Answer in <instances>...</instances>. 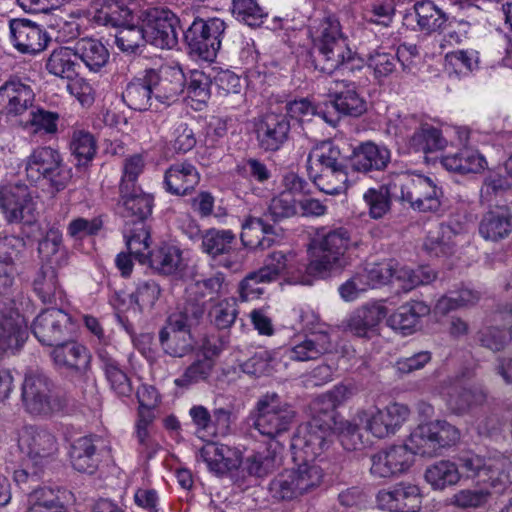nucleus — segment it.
Instances as JSON below:
<instances>
[{"mask_svg":"<svg viewBox=\"0 0 512 512\" xmlns=\"http://www.w3.org/2000/svg\"><path fill=\"white\" fill-rule=\"evenodd\" d=\"M306 267L307 264L300 263L294 252L275 250L267 254L258 274L259 277L269 282H273L281 276H287L294 282L304 283V280L300 279L297 274L306 272Z\"/></svg>","mask_w":512,"mask_h":512,"instance_id":"nucleus-20","label":"nucleus"},{"mask_svg":"<svg viewBox=\"0 0 512 512\" xmlns=\"http://www.w3.org/2000/svg\"><path fill=\"white\" fill-rule=\"evenodd\" d=\"M51 357L58 367L81 375H85L89 368L90 355L83 345L76 342H67L65 340L54 345Z\"/></svg>","mask_w":512,"mask_h":512,"instance_id":"nucleus-30","label":"nucleus"},{"mask_svg":"<svg viewBox=\"0 0 512 512\" xmlns=\"http://www.w3.org/2000/svg\"><path fill=\"white\" fill-rule=\"evenodd\" d=\"M460 438L459 430L447 421L436 420L418 425L410 434L406 445L415 454L435 457L443 449L455 445Z\"/></svg>","mask_w":512,"mask_h":512,"instance_id":"nucleus-8","label":"nucleus"},{"mask_svg":"<svg viewBox=\"0 0 512 512\" xmlns=\"http://www.w3.org/2000/svg\"><path fill=\"white\" fill-rule=\"evenodd\" d=\"M385 316L386 308L382 305L363 306L349 315L345 321V330L357 337L371 338L377 333V327Z\"/></svg>","mask_w":512,"mask_h":512,"instance_id":"nucleus-28","label":"nucleus"},{"mask_svg":"<svg viewBox=\"0 0 512 512\" xmlns=\"http://www.w3.org/2000/svg\"><path fill=\"white\" fill-rule=\"evenodd\" d=\"M150 266L163 275L182 271L184 263L181 250L173 245H162L149 254Z\"/></svg>","mask_w":512,"mask_h":512,"instance_id":"nucleus-47","label":"nucleus"},{"mask_svg":"<svg viewBox=\"0 0 512 512\" xmlns=\"http://www.w3.org/2000/svg\"><path fill=\"white\" fill-rule=\"evenodd\" d=\"M479 234L487 240L497 242L512 232V212L504 206L487 211L479 222Z\"/></svg>","mask_w":512,"mask_h":512,"instance_id":"nucleus-33","label":"nucleus"},{"mask_svg":"<svg viewBox=\"0 0 512 512\" xmlns=\"http://www.w3.org/2000/svg\"><path fill=\"white\" fill-rule=\"evenodd\" d=\"M268 491L278 501H292L305 495L293 469L277 474L270 481Z\"/></svg>","mask_w":512,"mask_h":512,"instance_id":"nucleus-48","label":"nucleus"},{"mask_svg":"<svg viewBox=\"0 0 512 512\" xmlns=\"http://www.w3.org/2000/svg\"><path fill=\"white\" fill-rule=\"evenodd\" d=\"M447 141L436 127L424 124L413 132L409 139V146L416 152L429 153L445 148Z\"/></svg>","mask_w":512,"mask_h":512,"instance_id":"nucleus-55","label":"nucleus"},{"mask_svg":"<svg viewBox=\"0 0 512 512\" xmlns=\"http://www.w3.org/2000/svg\"><path fill=\"white\" fill-rule=\"evenodd\" d=\"M220 346L208 343L204 346L202 355H199L183 372L174 380L177 387L189 388L190 386L208 380L211 376L215 361L213 357L218 356L222 349L228 344L227 338L220 339Z\"/></svg>","mask_w":512,"mask_h":512,"instance_id":"nucleus-23","label":"nucleus"},{"mask_svg":"<svg viewBox=\"0 0 512 512\" xmlns=\"http://www.w3.org/2000/svg\"><path fill=\"white\" fill-rule=\"evenodd\" d=\"M400 199L419 212H435L440 208L441 190L423 175H404L399 179Z\"/></svg>","mask_w":512,"mask_h":512,"instance_id":"nucleus-14","label":"nucleus"},{"mask_svg":"<svg viewBox=\"0 0 512 512\" xmlns=\"http://www.w3.org/2000/svg\"><path fill=\"white\" fill-rule=\"evenodd\" d=\"M96 141L87 131L76 130L70 141V151L74 157L76 167H86L96 154Z\"/></svg>","mask_w":512,"mask_h":512,"instance_id":"nucleus-60","label":"nucleus"},{"mask_svg":"<svg viewBox=\"0 0 512 512\" xmlns=\"http://www.w3.org/2000/svg\"><path fill=\"white\" fill-rule=\"evenodd\" d=\"M273 233V226L265 223L261 218L249 216L242 223L240 238L244 246L266 249L274 242L271 237Z\"/></svg>","mask_w":512,"mask_h":512,"instance_id":"nucleus-43","label":"nucleus"},{"mask_svg":"<svg viewBox=\"0 0 512 512\" xmlns=\"http://www.w3.org/2000/svg\"><path fill=\"white\" fill-rule=\"evenodd\" d=\"M210 471L223 474L241 465V451L224 444L207 443L199 453Z\"/></svg>","mask_w":512,"mask_h":512,"instance_id":"nucleus-29","label":"nucleus"},{"mask_svg":"<svg viewBox=\"0 0 512 512\" xmlns=\"http://www.w3.org/2000/svg\"><path fill=\"white\" fill-rule=\"evenodd\" d=\"M9 28L14 47L23 54L36 55L45 50L51 40L45 29L28 19H12Z\"/></svg>","mask_w":512,"mask_h":512,"instance_id":"nucleus-18","label":"nucleus"},{"mask_svg":"<svg viewBox=\"0 0 512 512\" xmlns=\"http://www.w3.org/2000/svg\"><path fill=\"white\" fill-rule=\"evenodd\" d=\"M441 164L448 171L468 174L483 171L487 161L478 150L464 145L458 152L443 156Z\"/></svg>","mask_w":512,"mask_h":512,"instance_id":"nucleus-37","label":"nucleus"},{"mask_svg":"<svg viewBox=\"0 0 512 512\" xmlns=\"http://www.w3.org/2000/svg\"><path fill=\"white\" fill-rule=\"evenodd\" d=\"M35 104L32 87L20 80H9L0 86V112L7 116H23Z\"/></svg>","mask_w":512,"mask_h":512,"instance_id":"nucleus-21","label":"nucleus"},{"mask_svg":"<svg viewBox=\"0 0 512 512\" xmlns=\"http://www.w3.org/2000/svg\"><path fill=\"white\" fill-rule=\"evenodd\" d=\"M226 279L224 274L217 272L211 277L195 281L190 285L189 293L201 298L208 297L210 301L219 298L227 293Z\"/></svg>","mask_w":512,"mask_h":512,"instance_id":"nucleus-63","label":"nucleus"},{"mask_svg":"<svg viewBox=\"0 0 512 512\" xmlns=\"http://www.w3.org/2000/svg\"><path fill=\"white\" fill-rule=\"evenodd\" d=\"M466 232V225L450 220L430 230L423 247L428 254L435 257L448 256L454 253L456 238Z\"/></svg>","mask_w":512,"mask_h":512,"instance_id":"nucleus-25","label":"nucleus"},{"mask_svg":"<svg viewBox=\"0 0 512 512\" xmlns=\"http://www.w3.org/2000/svg\"><path fill=\"white\" fill-rule=\"evenodd\" d=\"M200 175L196 167L188 162L175 163L165 172L164 186L174 195H186L199 183Z\"/></svg>","mask_w":512,"mask_h":512,"instance_id":"nucleus-35","label":"nucleus"},{"mask_svg":"<svg viewBox=\"0 0 512 512\" xmlns=\"http://www.w3.org/2000/svg\"><path fill=\"white\" fill-rule=\"evenodd\" d=\"M287 113L290 117L299 121L311 120L313 116H318L329 125L335 127L338 123L336 115H330V112L323 110L320 107L314 106L307 99L295 100L287 104Z\"/></svg>","mask_w":512,"mask_h":512,"instance_id":"nucleus-61","label":"nucleus"},{"mask_svg":"<svg viewBox=\"0 0 512 512\" xmlns=\"http://www.w3.org/2000/svg\"><path fill=\"white\" fill-rule=\"evenodd\" d=\"M331 106L336 115L359 117L366 111V101L357 91L355 82L348 80L335 81V88L329 89Z\"/></svg>","mask_w":512,"mask_h":512,"instance_id":"nucleus-24","label":"nucleus"},{"mask_svg":"<svg viewBox=\"0 0 512 512\" xmlns=\"http://www.w3.org/2000/svg\"><path fill=\"white\" fill-rule=\"evenodd\" d=\"M18 446L31 465L47 468L58 454L59 444L52 431L42 426L26 425L18 436Z\"/></svg>","mask_w":512,"mask_h":512,"instance_id":"nucleus-10","label":"nucleus"},{"mask_svg":"<svg viewBox=\"0 0 512 512\" xmlns=\"http://www.w3.org/2000/svg\"><path fill=\"white\" fill-rule=\"evenodd\" d=\"M159 341L165 353L182 358L194 349V338L191 331L176 329L167 323L159 332Z\"/></svg>","mask_w":512,"mask_h":512,"instance_id":"nucleus-40","label":"nucleus"},{"mask_svg":"<svg viewBox=\"0 0 512 512\" xmlns=\"http://www.w3.org/2000/svg\"><path fill=\"white\" fill-rule=\"evenodd\" d=\"M201 249L213 260L230 270L241 268L245 254L243 249L237 248L236 235L229 229L210 228L201 235Z\"/></svg>","mask_w":512,"mask_h":512,"instance_id":"nucleus-11","label":"nucleus"},{"mask_svg":"<svg viewBox=\"0 0 512 512\" xmlns=\"http://www.w3.org/2000/svg\"><path fill=\"white\" fill-rule=\"evenodd\" d=\"M268 491L278 501H292L305 495L293 469L277 474L270 481Z\"/></svg>","mask_w":512,"mask_h":512,"instance_id":"nucleus-49","label":"nucleus"},{"mask_svg":"<svg viewBox=\"0 0 512 512\" xmlns=\"http://www.w3.org/2000/svg\"><path fill=\"white\" fill-rule=\"evenodd\" d=\"M295 417L293 407L275 392L262 395L251 413L252 426L270 439L287 432Z\"/></svg>","mask_w":512,"mask_h":512,"instance_id":"nucleus-4","label":"nucleus"},{"mask_svg":"<svg viewBox=\"0 0 512 512\" xmlns=\"http://www.w3.org/2000/svg\"><path fill=\"white\" fill-rule=\"evenodd\" d=\"M33 290L44 304H56L62 300L64 291L61 288L56 268L42 266L33 280Z\"/></svg>","mask_w":512,"mask_h":512,"instance_id":"nucleus-41","label":"nucleus"},{"mask_svg":"<svg viewBox=\"0 0 512 512\" xmlns=\"http://www.w3.org/2000/svg\"><path fill=\"white\" fill-rule=\"evenodd\" d=\"M124 237L129 253L140 262H144L151 253L149 251L150 233L146 224L142 221L126 223Z\"/></svg>","mask_w":512,"mask_h":512,"instance_id":"nucleus-53","label":"nucleus"},{"mask_svg":"<svg viewBox=\"0 0 512 512\" xmlns=\"http://www.w3.org/2000/svg\"><path fill=\"white\" fill-rule=\"evenodd\" d=\"M390 162V151L385 146L365 142L354 149L351 166L357 172L384 170Z\"/></svg>","mask_w":512,"mask_h":512,"instance_id":"nucleus-31","label":"nucleus"},{"mask_svg":"<svg viewBox=\"0 0 512 512\" xmlns=\"http://www.w3.org/2000/svg\"><path fill=\"white\" fill-rule=\"evenodd\" d=\"M318 406L319 403L315 402L314 415L307 423L299 426L293 438L292 446L303 451L307 458H315L327 449L336 424V411H322V407Z\"/></svg>","mask_w":512,"mask_h":512,"instance_id":"nucleus-6","label":"nucleus"},{"mask_svg":"<svg viewBox=\"0 0 512 512\" xmlns=\"http://www.w3.org/2000/svg\"><path fill=\"white\" fill-rule=\"evenodd\" d=\"M290 122L286 115L267 113L256 124L258 145L264 151H277L288 140Z\"/></svg>","mask_w":512,"mask_h":512,"instance_id":"nucleus-22","label":"nucleus"},{"mask_svg":"<svg viewBox=\"0 0 512 512\" xmlns=\"http://www.w3.org/2000/svg\"><path fill=\"white\" fill-rule=\"evenodd\" d=\"M357 245L351 239L350 232L344 227L330 229L318 234L313 242L312 259L306 267V273L323 277L332 270L346 265V251Z\"/></svg>","mask_w":512,"mask_h":512,"instance_id":"nucleus-2","label":"nucleus"},{"mask_svg":"<svg viewBox=\"0 0 512 512\" xmlns=\"http://www.w3.org/2000/svg\"><path fill=\"white\" fill-rule=\"evenodd\" d=\"M96 354L101 361L110 389L119 397H129L133 392L132 382L120 363L115 358L114 346H100Z\"/></svg>","mask_w":512,"mask_h":512,"instance_id":"nucleus-27","label":"nucleus"},{"mask_svg":"<svg viewBox=\"0 0 512 512\" xmlns=\"http://www.w3.org/2000/svg\"><path fill=\"white\" fill-rule=\"evenodd\" d=\"M487 394L480 386L461 389L450 399L451 409L457 414H464L485 403Z\"/></svg>","mask_w":512,"mask_h":512,"instance_id":"nucleus-64","label":"nucleus"},{"mask_svg":"<svg viewBox=\"0 0 512 512\" xmlns=\"http://www.w3.org/2000/svg\"><path fill=\"white\" fill-rule=\"evenodd\" d=\"M308 172L318 189L326 194L337 195L347 190L346 167L314 170V166H308Z\"/></svg>","mask_w":512,"mask_h":512,"instance_id":"nucleus-45","label":"nucleus"},{"mask_svg":"<svg viewBox=\"0 0 512 512\" xmlns=\"http://www.w3.org/2000/svg\"><path fill=\"white\" fill-rule=\"evenodd\" d=\"M76 58L73 48L60 47L52 51L46 61L47 71L57 77L73 79L76 75Z\"/></svg>","mask_w":512,"mask_h":512,"instance_id":"nucleus-58","label":"nucleus"},{"mask_svg":"<svg viewBox=\"0 0 512 512\" xmlns=\"http://www.w3.org/2000/svg\"><path fill=\"white\" fill-rule=\"evenodd\" d=\"M425 479L435 490H443L455 485L460 479L457 465L449 460H441L430 465L425 471Z\"/></svg>","mask_w":512,"mask_h":512,"instance_id":"nucleus-56","label":"nucleus"},{"mask_svg":"<svg viewBox=\"0 0 512 512\" xmlns=\"http://www.w3.org/2000/svg\"><path fill=\"white\" fill-rule=\"evenodd\" d=\"M21 401L25 412L32 416H51L63 408L54 382L38 370L26 373L21 386Z\"/></svg>","mask_w":512,"mask_h":512,"instance_id":"nucleus-5","label":"nucleus"},{"mask_svg":"<svg viewBox=\"0 0 512 512\" xmlns=\"http://www.w3.org/2000/svg\"><path fill=\"white\" fill-rule=\"evenodd\" d=\"M153 89L148 83V72L145 71L143 78L136 79L127 84L122 92V100L135 111H147L152 106Z\"/></svg>","mask_w":512,"mask_h":512,"instance_id":"nucleus-46","label":"nucleus"},{"mask_svg":"<svg viewBox=\"0 0 512 512\" xmlns=\"http://www.w3.org/2000/svg\"><path fill=\"white\" fill-rule=\"evenodd\" d=\"M28 333L23 319L19 316L3 317L0 321V350L18 349L27 339Z\"/></svg>","mask_w":512,"mask_h":512,"instance_id":"nucleus-57","label":"nucleus"},{"mask_svg":"<svg viewBox=\"0 0 512 512\" xmlns=\"http://www.w3.org/2000/svg\"><path fill=\"white\" fill-rule=\"evenodd\" d=\"M25 175L34 184L45 181L52 193H58L70 183L72 169L64 163L57 149L40 146L25 159Z\"/></svg>","mask_w":512,"mask_h":512,"instance_id":"nucleus-3","label":"nucleus"},{"mask_svg":"<svg viewBox=\"0 0 512 512\" xmlns=\"http://www.w3.org/2000/svg\"><path fill=\"white\" fill-rule=\"evenodd\" d=\"M27 117L20 121L22 127L33 134H54L57 132L59 114L37 105L27 112Z\"/></svg>","mask_w":512,"mask_h":512,"instance_id":"nucleus-54","label":"nucleus"},{"mask_svg":"<svg viewBox=\"0 0 512 512\" xmlns=\"http://www.w3.org/2000/svg\"><path fill=\"white\" fill-rule=\"evenodd\" d=\"M370 473L375 478H393L406 473L413 464L414 457L407 445H392L374 453L371 458Z\"/></svg>","mask_w":512,"mask_h":512,"instance_id":"nucleus-16","label":"nucleus"},{"mask_svg":"<svg viewBox=\"0 0 512 512\" xmlns=\"http://www.w3.org/2000/svg\"><path fill=\"white\" fill-rule=\"evenodd\" d=\"M447 21L445 13L432 1L417 2L404 16V24L414 31L431 34L441 30Z\"/></svg>","mask_w":512,"mask_h":512,"instance_id":"nucleus-26","label":"nucleus"},{"mask_svg":"<svg viewBox=\"0 0 512 512\" xmlns=\"http://www.w3.org/2000/svg\"><path fill=\"white\" fill-rule=\"evenodd\" d=\"M189 23L184 27V40L191 53L205 61H212L221 46V36L225 31V22L219 18L203 20L198 16H188Z\"/></svg>","mask_w":512,"mask_h":512,"instance_id":"nucleus-9","label":"nucleus"},{"mask_svg":"<svg viewBox=\"0 0 512 512\" xmlns=\"http://www.w3.org/2000/svg\"><path fill=\"white\" fill-rule=\"evenodd\" d=\"M102 442L98 436L90 435L76 439L70 448L69 456L74 469L79 472L93 473L100 462L98 444Z\"/></svg>","mask_w":512,"mask_h":512,"instance_id":"nucleus-32","label":"nucleus"},{"mask_svg":"<svg viewBox=\"0 0 512 512\" xmlns=\"http://www.w3.org/2000/svg\"><path fill=\"white\" fill-rule=\"evenodd\" d=\"M482 483L492 487L496 492H504L512 484V463L502 454L490 455Z\"/></svg>","mask_w":512,"mask_h":512,"instance_id":"nucleus-44","label":"nucleus"},{"mask_svg":"<svg viewBox=\"0 0 512 512\" xmlns=\"http://www.w3.org/2000/svg\"><path fill=\"white\" fill-rule=\"evenodd\" d=\"M188 16H193L192 10L177 16L168 8H148L143 12L147 42L162 49L173 48L178 43V30H183L189 23Z\"/></svg>","mask_w":512,"mask_h":512,"instance_id":"nucleus-7","label":"nucleus"},{"mask_svg":"<svg viewBox=\"0 0 512 512\" xmlns=\"http://www.w3.org/2000/svg\"><path fill=\"white\" fill-rule=\"evenodd\" d=\"M119 191L125 217L135 218L132 222H144L151 215L153 208V198L151 195L143 192L139 186L129 188L124 185Z\"/></svg>","mask_w":512,"mask_h":512,"instance_id":"nucleus-38","label":"nucleus"},{"mask_svg":"<svg viewBox=\"0 0 512 512\" xmlns=\"http://www.w3.org/2000/svg\"><path fill=\"white\" fill-rule=\"evenodd\" d=\"M430 306L423 301L412 300L401 305L387 319V324L403 334H412L420 323L421 318L429 315Z\"/></svg>","mask_w":512,"mask_h":512,"instance_id":"nucleus-36","label":"nucleus"},{"mask_svg":"<svg viewBox=\"0 0 512 512\" xmlns=\"http://www.w3.org/2000/svg\"><path fill=\"white\" fill-rule=\"evenodd\" d=\"M61 490L51 487L34 489L28 498L26 512H68L61 500Z\"/></svg>","mask_w":512,"mask_h":512,"instance_id":"nucleus-51","label":"nucleus"},{"mask_svg":"<svg viewBox=\"0 0 512 512\" xmlns=\"http://www.w3.org/2000/svg\"><path fill=\"white\" fill-rule=\"evenodd\" d=\"M420 488L410 482H399L376 495L378 508L388 512H417L421 507Z\"/></svg>","mask_w":512,"mask_h":512,"instance_id":"nucleus-17","label":"nucleus"},{"mask_svg":"<svg viewBox=\"0 0 512 512\" xmlns=\"http://www.w3.org/2000/svg\"><path fill=\"white\" fill-rule=\"evenodd\" d=\"M76 58H79L85 66L93 72H98L109 60V51L98 39L82 38L74 47Z\"/></svg>","mask_w":512,"mask_h":512,"instance_id":"nucleus-42","label":"nucleus"},{"mask_svg":"<svg viewBox=\"0 0 512 512\" xmlns=\"http://www.w3.org/2000/svg\"><path fill=\"white\" fill-rule=\"evenodd\" d=\"M31 329L42 345L54 346L71 336L73 323L71 316L64 310L49 308L42 310L36 316Z\"/></svg>","mask_w":512,"mask_h":512,"instance_id":"nucleus-15","label":"nucleus"},{"mask_svg":"<svg viewBox=\"0 0 512 512\" xmlns=\"http://www.w3.org/2000/svg\"><path fill=\"white\" fill-rule=\"evenodd\" d=\"M239 310L234 297L224 298L216 302L209 311L211 323L218 330L229 329L236 321Z\"/></svg>","mask_w":512,"mask_h":512,"instance_id":"nucleus-62","label":"nucleus"},{"mask_svg":"<svg viewBox=\"0 0 512 512\" xmlns=\"http://www.w3.org/2000/svg\"><path fill=\"white\" fill-rule=\"evenodd\" d=\"M312 57L316 70L332 74L337 70L354 72L363 67V60L349 47L339 20L335 16L323 17L310 27Z\"/></svg>","mask_w":512,"mask_h":512,"instance_id":"nucleus-1","label":"nucleus"},{"mask_svg":"<svg viewBox=\"0 0 512 512\" xmlns=\"http://www.w3.org/2000/svg\"><path fill=\"white\" fill-rule=\"evenodd\" d=\"M410 415L408 406L401 403H391L383 410L370 406L357 413L359 423L377 438H385L396 433L407 421Z\"/></svg>","mask_w":512,"mask_h":512,"instance_id":"nucleus-13","label":"nucleus"},{"mask_svg":"<svg viewBox=\"0 0 512 512\" xmlns=\"http://www.w3.org/2000/svg\"><path fill=\"white\" fill-rule=\"evenodd\" d=\"M38 254L47 266L62 267L67 264L68 252L63 245L62 232L55 227L49 228L38 241Z\"/></svg>","mask_w":512,"mask_h":512,"instance_id":"nucleus-39","label":"nucleus"},{"mask_svg":"<svg viewBox=\"0 0 512 512\" xmlns=\"http://www.w3.org/2000/svg\"><path fill=\"white\" fill-rule=\"evenodd\" d=\"M307 163L308 166H314V170L346 167L339 147L332 141L317 144L309 153Z\"/></svg>","mask_w":512,"mask_h":512,"instance_id":"nucleus-50","label":"nucleus"},{"mask_svg":"<svg viewBox=\"0 0 512 512\" xmlns=\"http://www.w3.org/2000/svg\"><path fill=\"white\" fill-rule=\"evenodd\" d=\"M279 464L280 458L276 452L266 449L252 452L244 460L241 458L240 466L250 476L263 477L273 471Z\"/></svg>","mask_w":512,"mask_h":512,"instance_id":"nucleus-59","label":"nucleus"},{"mask_svg":"<svg viewBox=\"0 0 512 512\" xmlns=\"http://www.w3.org/2000/svg\"><path fill=\"white\" fill-rule=\"evenodd\" d=\"M205 314V303L188 299L179 306L167 319L172 327L191 331L202 321Z\"/></svg>","mask_w":512,"mask_h":512,"instance_id":"nucleus-52","label":"nucleus"},{"mask_svg":"<svg viewBox=\"0 0 512 512\" xmlns=\"http://www.w3.org/2000/svg\"><path fill=\"white\" fill-rule=\"evenodd\" d=\"M37 203L25 184L0 186V211L10 224H31L36 220Z\"/></svg>","mask_w":512,"mask_h":512,"instance_id":"nucleus-12","label":"nucleus"},{"mask_svg":"<svg viewBox=\"0 0 512 512\" xmlns=\"http://www.w3.org/2000/svg\"><path fill=\"white\" fill-rule=\"evenodd\" d=\"M147 72L148 83L152 86L156 101L167 106L177 101L185 86V75L179 67L168 66Z\"/></svg>","mask_w":512,"mask_h":512,"instance_id":"nucleus-19","label":"nucleus"},{"mask_svg":"<svg viewBox=\"0 0 512 512\" xmlns=\"http://www.w3.org/2000/svg\"><path fill=\"white\" fill-rule=\"evenodd\" d=\"M332 349L329 333L325 331L312 332L302 341L286 350V355L294 361L317 360Z\"/></svg>","mask_w":512,"mask_h":512,"instance_id":"nucleus-34","label":"nucleus"}]
</instances>
